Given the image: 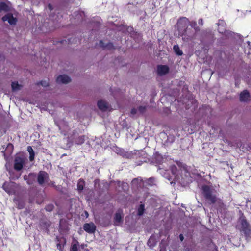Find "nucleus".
Returning a JSON list of instances; mask_svg holds the SVG:
<instances>
[{"label": "nucleus", "mask_w": 251, "mask_h": 251, "mask_svg": "<svg viewBox=\"0 0 251 251\" xmlns=\"http://www.w3.org/2000/svg\"><path fill=\"white\" fill-rule=\"evenodd\" d=\"M24 164V158L20 156H17L15 157L14 161V169L17 171H19L22 169Z\"/></svg>", "instance_id": "nucleus-6"}, {"label": "nucleus", "mask_w": 251, "mask_h": 251, "mask_svg": "<svg viewBox=\"0 0 251 251\" xmlns=\"http://www.w3.org/2000/svg\"><path fill=\"white\" fill-rule=\"evenodd\" d=\"M239 229L241 235H244L246 240L251 239V226L247 221L240 222Z\"/></svg>", "instance_id": "nucleus-2"}, {"label": "nucleus", "mask_w": 251, "mask_h": 251, "mask_svg": "<svg viewBox=\"0 0 251 251\" xmlns=\"http://www.w3.org/2000/svg\"><path fill=\"white\" fill-rule=\"evenodd\" d=\"M218 25H225V22L223 20H219L218 23H217Z\"/></svg>", "instance_id": "nucleus-37"}, {"label": "nucleus", "mask_w": 251, "mask_h": 251, "mask_svg": "<svg viewBox=\"0 0 251 251\" xmlns=\"http://www.w3.org/2000/svg\"><path fill=\"white\" fill-rule=\"evenodd\" d=\"M160 251H165V250L164 249H161Z\"/></svg>", "instance_id": "nucleus-41"}, {"label": "nucleus", "mask_w": 251, "mask_h": 251, "mask_svg": "<svg viewBox=\"0 0 251 251\" xmlns=\"http://www.w3.org/2000/svg\"><path fill=\"white\" fill-rule=\"evenodd\" d=\"M250 95L249 92L245 90L240 93V100L241 101H247L249 100Z\"/></svg>", "instance_id": "nucleus-14"}, {"label": "nucleus", "mask_w": 251, "mask_h": 251, "mask_svg": "<svg viewBox=\"0 0 251 251\" xmlns=\"http://www.w3.org/2000/svg\"><path fill=\"white\" fill-rule=\"evenodd\" d=\"M27 151L29 153V160L32 161L34 160L35 153L31 146H28L27 148Z\"/></svg>", "instance_id": "nucleus-20"}, {"label": "nucleus", "mask_w": 251, "mask_h": 251, "mask_svg": "<svg viewBox=\"0 0 251 251\" xmlns=\"http://www.w3.org/2000/svg\"><path fill=\"white\" fill-rule=\"evenodd\" d=\"M147 244L150 247H153L155 246L156 243L154 238L152 236H151L148 241Z\"/></svg>", "instance_id": "nucleus-26"}, {"label": "nucleus", "mask_w": 251, "mask_h": 251, "mask_svg": "<svg viewBox=\"0 0 251 251\" xmlns=\"http://www.w3.org/2000/svg\"><path fill=\"white\" fill-rule=\"evenodd\" d=\"M189 19L182 17L179 19L177 23L178 36L182 37L185 42L193 40L196 36V32L192 28H188Z\"/></svg>", "instance_id": "nucleus-1"}, {"label": "nucleus", "mask_w": 251, "mask_h": 251, "mask_svg": "<svg viewBox=\"0 0 251 251\" xmlns=\"http://www.w3.org/2000/svg\"><path fill=\"white\" fill-rule=\"evenodd\" d=\"M54 207V205L52 204H49L46 206L45 209L47 211L51 212L53 210Z\"/></svg>", "instance_id": "nucleus-30"}, {"label": "nucleus", "mask_w": 251, "mask_h": 251, "mask_svg": "<svg viewBox=\"0 0 251 251\" xmlns=\"http://www.w3.org/2000/svg\"><path fill=\"white\" fill-rule=\"evenodd\" d=\"M49 8L51 10L52 9V5L50 4L48 5Z\"/></svg>", "instance_id": "nucleus-40"}, {"label": "nucleus", "mask_w": 251, "mask_h": 251, "mask_svg": "<svg viewBox=\"0 0 251 251\" xmlns=\"http://www.w3.org/2000/svg\"><path fill=\"white\" fill-rule=\"evenodd\" d=\"M25 207V203L22 201H18L17 203V208L19 209L24 208Z\"/></svg>", "instance_id": "nucleus-32"}, {"label": "nucleus", "mask_w": 251, "mask_h": 251, "mask_svg": "<svg viewBox=\"0 0 251 251\" xmlns=\"http://www.w3.org/2000/svg\"><path fill=\"white\" fill-rule=\"evenodd\" d=\"M155 182V179L153 177H150L148 179H146L144 181V183L145 184L146 186H152L154 185Z\"/></svg>", "instance_id": "nucleus-21"}, {"label": "nucleus", "mask_w": 251, "mask_h": 251, "mask_svg": "<svg viewBox=\"0 0 251 251\" xmlns=\"http://www.w3.org/2000/svg\"><path fill=\"white\" fill-rule=\"evenodd\" d=\"M173 50L177 55L180 56L183 54L182 51L180 49L179 47L177 45H175L173 46Z\"/></svg>", "instance_id": "nucleus-25"}, {"label": "nucleus", "mask_w": 251, "mask_h": 251, "mask_svg": "<svg viewBox=\"0 0 251 251\" xmlns=\"http://www.w3.org/2000/svg\"><path fill=\"white\" fill-rule=\"evenodd\" d=\"M198 24L199 26H202L203 25V20L202 18H200L198 20Z\"/></svg>", "instance_id": "nucleus-36"}, {"label": "nucleus", "mask_w": 251, "mask_h": 251, "mask_svg": "<svg viewBox=\"0 0 251 251\" xmlns=\"http://www.w3.org/2000/svg\"><path fill=\"white\" fill-rule=\"evenodd\" d=\"M71 79L66 75H59L56 78V81L58 83L67 84L71 81Z\"/></svg>", "instance_id": "nucleus-11"}, {"label": "nucleus", "mask_w": 251, "mask_h": 251, "mask_svg": "<svg viewBox=\"0 0 251 251\" xmlns=\"http://www.w3.org/2000/svg\"><path fill=\"white\" fill-rule=\"evenodd\" d=\"M6 151L9 154H11L13 152L14 150V146L12 143H9L6 147Z\"/></svg>", "instance_id": "nucleus-29"}, {"label": "nucleus", "mask_w": 251, "mask_h": 251, "mask_svg": "<svg viewBox=\"0 0 251 251\" xmlns=\"http://www.w3.org/2000/svg\"><path fill=\"white\" fill-rule=\"evenodd\" d=\"M85 215H88V212H86Z\"/></svg>", "instance_id": "nucleus-42"}, {"label": "nucleus", "mask_w": 251, "mask_h": 251, "mask_svg": "<svg viewBox=\"0 0 251 251\" xmlns=\"http://www.w3.org/2000/svg\"><path fill=\"white\" fill-rule=\"evenodd\" d=\"M172 172L173 174H176L177 173V169L175 165H173L171 167Z\"/></svg>", "instance_id": "nucleus-34"}, {"label": "nucleus", "mask_w": 251, "mask_h": 251, "mask_svg": "<svg viewBox=\"0 0 251 251\" xmlns=\"http://www.w3.org/2000/svg\"><path fill=\"white\" fill-rule=\"evenodd\" d=\"M123 211L121 209H119L115 214L114 216V222L116 223H120L123 221Z\"/></svg>", "instance_id": "nucleus-15"}, {"label": "nucleus", "mask_w": 251, "mask_h": 251, "mask_svg": "<svg viewBox=\"0 0 251 251\" xmlns=\"http://www.w3.org/2000/svg\"><path fill=\"white\" fill-rule=\"evenodd\" d=\"M238 213H239V215L238 221L239 223L241 222L247 221V219H246V217L245 216L243 212L241 210H240L239 211Z\"/></svg>", "instance_id": "nucleus-27"}, {"label": "nucleus", "mask_w": 251, "mask_h": 251, "mask_svg": "<svg viewBox=\"0 0 251 251\" xmlns=\"http://www.w3.org/2000/svg\"><path fill=\"white\" fill-rule=\"evenodd\" d=\"M188 25L191 26L195 32H197L200 31V27L197 25V22L195 21H190L189 20Z\"/></svg>", "instance_id": "nucleus-18"}, {"label": "nucleus", "mask_w": 251, "mask_h": 251, "mask_svg": "<svg viewBox=\"0 0 251 251\" xmlns=\"http://www.w3.org/2000/svg\"><path fill=\"white\" fill-rule=\"evenodd\" d=\"M137 109L135 108H133L131 110V113L132 115H135L137 113Z\"/></svg>", "instance_id": "nucleus-38"}, {"label": "nucleus", "mask_w": 251, "mask_h": 251, "mask_svg": "<svg viewBox=\"0 0 251 251\" xmlns=\"http://www.w3.org/2000/svg\"><path fill=\"white\" fill-rule=\"evenodd\" d=\"M3 22L8 21L11 25H15L17 22V19L14 18L11 13H8L2 18Z\"/></svg>", "instance_id": "nucleus-10"}, {"label": "nucleus", "mask_w": 251, "mask_h": 251, "mask_svg": "<svg viewBox=\"0 0 251 251\" xmlns=\"http://www.w3.org/2000/svg\"><path fill=\"white\" fill-rule=\"evenodd\" d=\"M37 85H41L44 87H47L49 85L48 81L42 80L37 83Z\"/></svg>", "instance_id": "nucleus-31"}, {"label": "nucleus", "mask_w": 251, "mask_h": 251, "mask_svg": "<svg viewBox=\"0 0 251 251\" xmlns=\"http://www.w3.org/2000/svg\"><path fill=\"white\" fill-rule=\"evenodd\" d=\"M75 19L77 22H82L85 20L86 15L84 12L82 11H75L74 13Z\"/></svg>", "instance_id": "nucleus-12"}, {"label": "nucleus", "mask_w": 251, "mask_h": 251, "mask_svg": "<svg viewBox=\"0 0 251 251\" xmlns=\"http://www.w3.org/2000/svg\"><path fill=\"white\" fill-rule=\"evenodd\" d=\"M85 141V136H79L75 139V143L77 145H81Z\"/></svg>", "instance_id": "nucleus-23"}, {"label": "nucleus", "mask_w": 251, "mask_h": 251, "mask_svg": "<svg viewBox=\"0 0 251 251\" xmlns=\"http://www.w3.org/2000/svg\"><path fill=\"white\" fill-rule=\"evenodd\" d=\"M70 251H78L77 245L76 244H72L71 247Z\"/></svg>", "instance_id": "nucleus-33"}, {"label": "nucleus", "mask_w": 251, "mask_h": 251, "mask_svg": "<svg viewBox=\"0 0 251 251\" xmlns=\"http://www.w3.org/2000/svg\"><path fill=\"white\" fill-rule=\"evenodd\" d=\"M97 105L98 108L102 111H106L108 109L107 103L102 100H99Z\"/></svg>", "instance_id": "nucleus-17"}, {"label": "nucleus", "mask_w": 251, "mask_h": 251, "mask_svg": "<svg viewBox=\"0 0 251 251\" xmlns=\"http://www.w3.org/2000/svg\"><path fill=\"white\" fill-rule=\"evenodd\" d=\"M83 229L87 233L92 234L95 232L96 226L93 222L85 223L83 225Z\"/></svg>", "instance_id": "nucleus-8"}, {"label": "nucleus", "mask_w": 251, "mask_h": 251, "mask_svg": "<svg viewBox=\"0 0 251 251\" xmlns=\"http://www.w3.org/2000/svg\"><path fill=\"white\" fill-rule=\"evenodd\" d=\"M146 110V107L143 106H140L138 107V110L141 113H143Z\"/></svg>", "instance_id": "nucleus-35"}, {"label": "nucleus", "mask_w": 251, "mask_h": 251, "mask_svg": "<svg viewBox=\"0 0 251 251\" xmlns=\"http://www.w3.org/2000/svg\"><path fill=\"white\" fill-rule=\"evenodd\" d=\"M7 12L9 11L8 6L3 2H0V12L1 11Z\"/></svg>", "instance_id": "nucleus-24"}, {"label": "nucleus", "mask_w": 251, "mask_h": 251, "mask_svg": "<svg viewBox=\"0 0 251 251\" xmlns=\"http://www.w3.org/2000/svg\"><path fill=\"white\" fill-rule=\"evenodd\" d=\"M202 193L204 198L209 202L210 204H214L217 201V198L215 195H212V191L210 187L205 185L202 187Z\"/></svg>", "instance_id": "nucleus-3"}, {"label": "nucleus", "mask_w": 251, "mask_h": 251, "mask_svg": "<svg viewBox=\"0 0 251 251\" xmlns=\"http://www.w3.org/2000/svg\"><path fill=\"white\" fill-rule=\"evenodd\" d=\"M22 86L19 84L17 81L12 82L11 83V88L13 91L20 90Z\"/></svg>", "instance_id": "nucleus-22"}, {"label": "nucleus", "mask_w": 251, "mask_h": 251, "mask_svg": "<svg viewBox=\"0 0 251 251\" xmlns=\"http://www.w3.org/2000/svg\"><path fill=\"white\" fill-rule=\"evenodd\" d=\"M179 238H180V240L181 241H183V240H184V236H183V235L182 234H180L179 235Z\"/></svg>", "instance_id": "nucleus-39"}, {"label": "nucleus", "mask_w": 251, "mask_h": 251, "mask_svg": "<svg viewBox=\"0 0 251 251\" xmlns=\"http://www.w3.org/2000/svg\"><path fill=\"white\" fill-rule=\"evenodd\" d=\"M145 211V205L143 204H141L139 205L138 209V215L139 216H142Z\"/></svg>", "instance_id": "nucleus-28"}, {"label": "nucleus", "mask_w": 251, "mask_h": 251, "mask_svg": "<svg viewBox=\"0 0 251 251\" xmlns=\"http://www.w3.org/2000/svg\"><path fill=\"white\" fill-rule=\"evenodd\" d=\"M85 215H88V212H86Z\"/></svg>", "instance_id": "nucleus-43"}, {"label": "nucleus", "mask_w": 251, "mask_h": 251, "mask_svg": "<svg viewBox=\"0 0 251 251\" xmlns=\"http://www.w3.org/2000/svg\"><path fill=\"white\" fill-rule=\"evenodd\" d=\"M64 42V40H62L60 42L61 43H62Z\"/></svg>", "instance_id": "nucleus-44"}, {"label": "nucleus", "mask_w": 251, "mask_h": 251, "mask_svg": "<svg viewBox=\"0 0 251 251\" xmlns=\"http://www.w3.org/2000/svg\"><path fill=\"white\" fill-rule=\"evenodd\" d=\"M99 46L103 49L111 50L115 49L114 45L112 43L109 42L105 45L102 40L100 41Z\"/></svg>", "instance_id": "nucleus-16"}, {"label": "nucleus", "mask_w": 251, "mask_h": 251, "mask_svg": "<svg viewBox=\"0 0 251 251\" xmlns=\"http://www.w3.org/2000/svg\"><path fill=\"white\" fill-rule=\"evenodd\" d=\"M3 189L9 195H15L16 193L18 186L15 182L6 181L2 185Z\"/></svg>", "instance_id": "nucleus-4"}, {"label": "nucleus", "mask_w": 251, "mask_h": 251, "mask_svg": "<svg viewBox=\"0 0 251 251\" xmlns=\"http://www.w3.org/2000/svg\"><path fill=\"white\" fill-rule=\"evenodd\" d=\"M24 179L26 181V182L29 185L33 184L37 179V175L35 173H30L28 175H25Z\"/></svg>", "instance_id": "nucleus-7"}, {"label": "nucleus", "mask_w": 251, "mask_h": 251, "mask_svg": "<svg viewBox=\"0 0 251 251\" xmlns=\"http://www.w3.org/2000/svg\"><path fill=\"white\" fill-rule=\"evenodd\" d=\"M56 240L57 241V248L58 250L62 251L66 243V239L64 237H56Z\"/></svg>", "instance_id": "nucleus-13"}, {"label": "nucleus", "mask_w": 251, "mask_h": 251, "mask_svg": "<svg viewBox=\"0 0 251 251\" xmlns=\"http://www.w3.org/2000/svg\"><path fill=\"white\" fill-rule=\"evenodd\" d=\"M49 180V174L44 171H40L37 176L38 183L42 186L46 182Z\"/></svg>", "instance_id": "nucleus-5"}, {"label": "nucleus", "mask_w": 251, "mask_h": 251, "mask_svg": "<svg viewBox=\"0 0 251 251\" xmlns=\"http://www.w3.org/2000/svg\"><path fill=\"white\" fill-rule=\"evenodd\" d=\"M85 185V182L84 180L83 179L80 178L78 180L77 184V188L78 191H82L84 187V186Z\"/></svg>", "instance_id": "nucleus-19"}, {"label": "nucleus", "mask_w": 251, "mask_h": 251, "mask_svg": "<svg viewBox=\"0 0 251 251\" xmlns=\"http://www.w3.org/2000/svg\"><path fill=\"white\" fill-rule=\"evenodd\" d=\"M169 72V68L167 65H158L157 66V72L159 75L162 76L168 74Z\"/></svg>", "instance_id": "nucleus-9"}]
</instances>
